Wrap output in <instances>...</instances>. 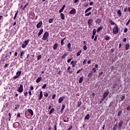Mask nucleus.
<instances>
[{
  "label": "nucleus",
  "instance_id": "nucleus-1",
  "mask_svg": "<svg viewBox=\"0 0 130 130\" xmlns=\"http://www.w3.org/2000/svg\"><path fill=\"white\" fill-rule=\"evenodd\" d=\"M48 36H49V32L48 31L45 32L44 34L43 35V37L42 38L43 41H45L48 38Z\"/></svg>",
  "mask_w": 130,
  "mask_h": 130
},
{
  "label": "nucleus",
  "instance_id": "nucleus-2",
  "mask_svg": "<svg viewBox=\"0 0 130 130\" xmlns=\"http://www.w3.org/2000/svg\"><path fill=\"white\" fill-rule=\"evenodd\" d=\"M30 39H27V40L24 41V43L22 44V48H25L27 46V44H29V42H30Z\"/></svg>",
  "mask_w": 130,
  "mask_h": 130
},
{
  "label": "nucleus",
  "instance_id": "nucleus-3",
  "mask_svg": "<svg viewBox=\"0 0 130 130\" xmlns=\"http://www.w3.org/2000/svg\"><path fill=\"white\" fill-rule=\"evenodd\" d=\"M119 31L118 26L116 25L114 27L113 29V33L115 35L118 34Z\"/></svg>",
  "mask_w": 130,
  "mask_h": 130
},
{
  "label": "nucleus",
  "instance_id": "nucleus-4",
  "mask_svg": "<svg viewBox=\"0 0 130 130\" xmlns=\"http://www.w3.org/2000/svg\"><path fill=\"white\" fill-rule=\"evenodd\" d=\"M21 74H22V71H18L16 73V76L13 77V79L14 80L18 79V78H19V77H20V76H21Z\"/></svg>",
  "mask_w": 130,
  "mask_h": 130
},
{
  "label": "nucleus",
  "instance_id": "nucleus-5",
  "mask_svg": "<svg viewBox=\"0 0 130 130\" xmlns=\"http://www.w3.org/2000/svg\"><path fill=\"white\" fill-rule=\"evenodd\" d=\"M17 92L19 93H22L23 92V85L22 84L20 85L19 88L17 89Z\"/></svg>",
  "mask_w": 130,
  "mask_h": 130
},
{
  "label": "nucleus",
  "instance_id": "nucleus-6",
  "mask_svg": "<svg viewBox=\"0 0 130 130\" xmlns=\"http://www.w3.org/2000/svg\"><path fill=\"white\" fill-rule=\"evenodd\" d=\"M66 99V96L63 95L62 97H60V98L58 99V102L59 103H61L63 100Z\"/></svg>",
  "mask_w": 130,
  "mask_h": 130
},
{
  "label": "nucleus",
  "instance_id": "nucleus-7",
  "mask_svg": "<svg viewBox=\"0 0 130 130\" xmlns=\"http://www.w3.org/2000/svg\"><path fill=\"white\" fill-rule=\"evenodd\" d=\"M123 124V121L120 120L119 121V123L118 124V128H121V127H122Z\"/></svg>",
  "mask_w": 130,
  "mask_h": 130
},
{
  "label": "nucleus",
  "instance_id": "nucleus-8",
  "mask_svg": "<svg viewBox=\"0 0 130 130\" xmlns=\"http://www.w3.org/2000/svg\"><path fill=\"white\" fill-rule=\"evenodd\" d=\"M77 62H78V61L72 60L71 62V64L72 66V68H75L76 66H77Z\"/></svg>",
  "mask_w": 130,
  "mask_h": 130
},
{
  "label": "nucleus",
  "instance_id": "nucleus-9",
  "mask_svg": "<svg viewBox=\"0 0 130 130\" xmlns=\"http://www.w3.org/2000/svg\"><path fill=\"white\" fill-rule=\"evenodd\" d=\"M77 11L76 10V9H73L72 10H71L70 12H69V14L70 15H75V14H76Z\"/></svg>",
  "mask_w": 130,
  "mask_h": 130
},
{
  "label": "nucleus",
  "instance_id": "nucleus-10",
  "mask_svg": "<svg viewBox=\"0 0 130 130\" xmlns=\"http://www.w3.org/2000/svg\"><path fill=\"white\" fill-rule=\"evenodd\" d=\"M71 66H69L67 68V73H68V74H70V75H71V74H73V71L71 70Z\"/></svg>",
  "mask_w": 130,
  "mask_h": 130
},
{
  "label": "nucleus",
  "instance_id": "nucleus-11",
  "mask_svg": "<svg viewBox=\"0 0 130 130\" xmlns=\"http://www.w3.org/2000/svg\"><path fill=\"white\" fill-rule=\"evenodd\" d=\"M92 23H93V19L92 18L89 19L87 22V24L88 26H91Z\"/></svg>",
  "mask_w": 130,
  "mask_h": 130
},
{
  "label": "nucleus",
  "instance_id": "nucleus-12",
  "mask_svg": "<svg viewBox=\"0 0 130 130\" xmlns=\"http://www.w3.org/2000/svg\"><path fill=\"white\" fill-rule=\"evenodd\" d=\"M19 126L20 124L18 122H16L13 124V127H14V128H17V127H18Z\"/></svg>",
  "mask_w": 130,
  "mask_h": 130
},
{
  "label": "nucleus",
  "instance_id": "nucleus-13",
  "mask_svg": "<svg viewBox=\"0 0 130 130\" xmlns=\"http://www.w3.org/2000/svg\"><path fill=\"white\" fill-rule=\"evenodd\" d=\"M43 23L42 21H40L37 24V28H39L41 26H42Z\"/></svg>",
  "mask_w": 130,
  "mask_h": 130
},
{
  "label": "nucleus",
  "instance_id": "nucleus-14",
  "mask_svg": "<svg viewBox=\"0 0 130 130\" xmlns=\"http://www.w3.org/2000/svg\"><path fill=\"white\" fill-rule=\"evenodd\" d=\"M109 23L113 26V25H115V26H117V24L116 23H115V22H114L113 21V20H112L111 19H109Z\"/></svg>",
  "mask_w": 130,
  "mask_h": 130
},
{
  "label": "nucleus",
  "instance_id": "nucleus-15",
  "mask_svg": "<svg viewBox=\"0 0 130 130\" xmlns=\"http://www.w3.org/2000/svg\"><path fill=\"white\" fill-rule=\"evenodd\" d=\"M57 47H58V44L57 43H55L53 47V49L54 50H56L57 49Z\"/></svg>",
  "mask_w": 130,
  "mask_h": 130
},
{
  "label": "nucleus",
  "instance_id": "nucleus-16",
  "mask_svg": "<svg viewBox=\"0 0 130 130\" xmlns=\"http://www.w3.org/2000/svg\"><path fill=\"white\" fill-rule=\"evenodd\" d=\"M42 33H43V28L41 29L39 32H38V37H39V36H41V35L42 34Z\"/></svg>",
  "mask_w": 130,
  "mask_h": 130
},
{
  "label": "nucleus",
  "instance_id": "nucleus-17",
  "mask_svg": "<svg viewBox=\"0 0 130 130\" xmlns=\"http://www.w3.org/2000/svg\"><path fill=\"white\" fill-rule=\"evenodd\" d=\"M129 43H127L125 45V50H128L129 49Z\"/></svg>",
  "mask_w": 130,
  "mask_h": 130
},
{
  "label": "nucleus",
  "instance_id": "nucleus-18",
  "mask_svg": "<svg viewBox=\"0 0 130 130\" xmlns=\"http://www.w3.org/2000/svg\"><path fill=\"white\" fill-rule=\"evenodd\" d=\"M42 97H43V93H42V91H41L40 92V96L39 98V100H41V99H42Z\"/></svg>",
  "mask_w": 130,
  "mask_h": 130
},
{
  "label": "nucleus",
  "instance_id": "nucleus-19",
  "mask_svg": "<svg viewBox=\"0 0 130 130\" xmlns=\"http://www.w3.org/2000/svg\"><path fill=\"white\" fill-rule=\"evenodd\" d=\"M28 112L32 116V115L34 114V113L33 112V110L31 109H27Z\"/></svg>",
  "mask_w": 130,
  "mask_h": 130
},
{
  "label": "nucleus",
  "instance_id": "nucleus-20",
  "mask_svg": "<svg viewBox=\"0 0 130 130\" xmlns=\"http://www.w3.org/2000/svg\"><path fill=\"white\" fill-rule=\"evenodd\" d=\"M68 55H69V53L66 52V53H64L61 57V58H62L63 59H64V58H66V56H68Z\"/></svg>",
  "mask_w": 130,
  "mask_h": 130
},
{
  "label": "nucleus",
  "instance_id": "nucleus-21",
  "mask_svg": "<svg viewBox=\"0 0 130 130\" xmlns=\"http://www.w3.org/2000/svg\"><path fill=\"white\" fill-rule=\"evenodd\" d=\"M103 29V26H100L97 29H96V32L98 33H99L100 31H101Z\"/></svg>",
  "mask_w": 130,
  "mask_h": 130
},
{
  "label": "nucleus",
  "instance_id": "nucleus-22",
  "mask_svg": "<svg viewBox=\"0 0 130 130\" xmlns=\"http://www.w3.org/2000/svg\"><path fill=\"white\" fill-rule=\"evenodd\" d=\"M66 8V5H63L61 9L59 10V13H62L63 10H64V8Z\"/></svg>",
  "mask_w": 130,
  "mask_h": 130
},
{
  "label": "nucleus",
  "instance_id": "nucleus-23",
  "mask_svg": "<svg viewBox=\"0 0 130 130\" xmlns=\"http://www.w3.org/2000/svg\"><path fill=\"white\" fill-rule=\"evenodd\" d=\"M84 80V76H81L79 80V84H81L82 82H83V80Z\"/></svg>",
  "mask_w": 130,
  "mask_h": 130
},
{
  "label": "nucleus",
  "instance_id": "nucleus-24",
  "mask_svg": "<svg viewBox=\"0 0 130 130\" xmlns=\"http://www.w3.org/2000/svg\"><path fill=\"white\" fill-rule=\"evenodd\" d=\"M109 94V91H107L104 93V97H105L106 98V97H107Z\"/></svg>",
  "mask_w": 130,
  "mask_h": 130
},
{
  "label": "nucleus",
  "instance_id": "nucleus-25",
  "mask_svg": "<svg viewBox=\"0 0 130 130\" xmlns=\"http://www.w3.org/2000/svg\"><path fill=\"white\" fill-rule=\"evenodd\" d=\"M42 80V77H39L36 80V83H40V82H41Z\"/></svg>",
  "mask_w": 130,
  "mask_h": 130
},
{
  "label": "nucleus",
  "instance_id": "nucleus-26",
  "mask_svg": "<svg viewBox=\"0 0 130 130\" xmlns=\"http://www.w3.org/2000/svg\"><path fill=\"white\" fill-rule=\"evenodd\" d=\"M95 23H96V24H99V23H101V19L98 18L97 19H96Z\"/></svg>",
  "mask_w": 130,
  "mask_h": 130
},
{
  "label": "nucleus",
  "instance_id": "nucleus-27",
  "mask_svg": "<svg viewBox=\"0 0 130 130\" xmlns=\"http://www.w3.org/2000/svg\"><path fill=\"white\" fill-rule=\"evenodd\" d=\"M60 16L62 20H64L66 18V16H64V14H63V13H60Z\"/></svg>",
  "mask_w": 130,
  "mask_h": 130
},
{
  "label": "nucleus",
  "instance_id": "nucleus-28",
  "mask_svg": "<svg viewBox=\"0 0 130 130\" xmlns=\"http://www.w3.org/2000/svg\"><path fill=\"white\" fill-rule=\"evenodd\" d=\"M84 119L89 120V119H90V115L89 114H87L86 116L85 117Z\"/></svg>",
  "mask_w": 130,
  "mask_h": 130
},
{
  "label": "nucleus",
  "instance_id": "nucleus-29",
  "mask_svg": "<svg viewBox=\"0 0 130 130\" xmlns=\"http://www.w3.org/2000/svg\"><path fill=\"white\" fill-rule=\"evenodd\" d=\"M93 76V71H91L88 75V78H91Z\"/></svg>",
  "mask_w": 130,
  "mask_h": 130
},
{
  "label": "nucleus",
  "instance_id": "nucleus-30",
  "mask_svg": "<svg viewBox=\"0 0 130 130\" xmlns=\"http://www.w3.org/2000/svg\"><path fill=\"white\" fill-rule=\"evenodd\" d=\"M91 10H92V7H89L88 9H87L85 11V14H86V13H88V12H89V11H91Z\"/></svg>",
  "mask_w": 130,
  "mask_h": 130
},
{
  "label": "nucleus",
  "instance_id": "nucleus-31",
  "mask_svg": "<svg viewBox=\"0 0 130 130\" xmlns=\"http://www.w3.org/2000/svg\"><path fill=\"white\" fill-rule=\"evenodd\" d=\"M82 53V50H80L79 52L76 54V56H80L81 55V54Z\"/></svg>",
  "mask_w": 130,
  "mask_h": 130
},
{
  "label": "nucleus",
  "instance_id": "nucleus-32",
  "mask_svg": "<svg viewBox=\"0 0 130 130\" xmlns=\"http://www.w3.org/2000/svg\"><path fill=\"white\" fill-rule=\"evenodd\" d=\"M117 14L119 16V17H121V11L120 10H118L117 11Z\"/></svg>",
  "mask_w": 130,
  "mask_h": 130
},
{
  "label": "nucleus",
  "instance_id": "nucleus-33",
  "mask_svg": "<svg viewBox=\"0 0 130 130\" xmlns=\"http://www.w3.org/2000/svg\"><path fill=\"white\" fill-rule=\"evenodd\" d=\"M25 54V51H22L20 53V58H23V55Z\"/></svg>",
  "mask_w": 130,
  "mask_h": 130
},
{
  "label": "nucleus",
  "instance_id": "nucleus-34",
  "mask_svg": "<svg viewBox=\"0 0 130 130\" xmlns=\"http://www.w3.org/2000/svg\"><path fill=\"white\" fill-rule=\"evenodd\" d=\"M53 112H54V108H52L50 112H49V114L50 115L52 114V113H53Z\"/></svg>",
  "mask_w": 130,
  "mask_h": 130
},
{
  "label": "nucleus",
  "instance_id": "nucleus-35",
  "mask_svg": "<svg viewBox=\"0 0 130 130\" xmlns=\"http://www.w3.org/2000/svg\"><path fill=\"white\" fill-rule=\"evenodd\" d=\"M30 16L31 17H30V18L32 19V20H33V19H34V18H35V14L32 13V14H30Z\"/></svg>",
  "mask_w": 130,
  "mask_h": 130
},
{
  "label": "nucleus",
  "instance_id": "nucleus-36",
  "mask_svg": "<svg viewBox=\"0 0 130 130\" xmlns=\"http://www.w3.org/2000/svg\"><path fill=\"white\" fill-rule=\"evenodd\" d=\"M71 46H72V44L70 43H69L68 44H67V47H68V49L70 50V49H71Z\"/></svg>",
  "mask_w": 130,
  "mask_h": 130
},
{
  "label": "nucleus",
  "instance_id": "nucleus-37",
  "mask_svg": "<svg viewBox=\"0 0 130 130\" xmlns=\"http://www.w3.org/2000/svg\"><path fill=\"white\" fill-rule=\"evenodd\" d=\"M96 32H97V30H96V29H94L92 30V35H96Z\"/></svg>",
  "mask_w": 130,
  "mask_h": 130
},
{
  "label": "nucleus",
  "instance_id": "nucleus-38",
  "mask_svg": "<svg viewBox=\"0 0 130 130\" xmlns=\"http://www.w3.org/2000/svg\"><path fill=\"white\" fill-rule=\"evenodd\" d=\"M91 14H92V12H89V13H85V17H87L88 16H90V15H91Z\"/></svg>",
  "mask_w": 130,
  "mask_h": 130
},
{
  "label": "nucleus",
  "instance_id": "nucleus-39",
  "mask_svg": "<svg viewBox=\"0 0 130 130\" xmlns=\"http://www.w3.org/2000/svg\"><path fill=\"white\" fill-rule=\"evenodd\" d=\"M122 113V111L121 110V111H119L118 112V114H117V116H120V115H121V114Z\"/></svg>",
  "mask_w": 130,
  "mask_h": 130
},
{
  "label": "nucleus",
  "instance_id": "nucleus-40",
  "mask_svg": "<svg viewBox=\"0 0 130 130\" xmlns=\"http://www.w3.org/2000/svg\"><path fill=\"white\" fill-rule=\"evenodd\" d=\"M110 37L108 36V35H106L105 36V40H110Z\"/></svg>",
  "mask_w": 130,
  "mask_h": 130
},
{
  "label": "nucleus",
  "instance_id": "nucleus-41",
  "mask_svg": "<svg viewBox=\"0 0 130 130\" xmlns=\"http://www.w3.org/2000/svg\"><path fill=\"white\" fill-rule=\"evenodd\" d=\"M29 5V4H26V5H25L24 6V7H23V8H22V11H24V10H25V9H26V8L27 7V6Z\"/></svg>",
  "mask_w": 130,
  "mask_h": 130
},
{
  "label": "nucleus",
  "instance_id": "nucleus-42",
  "mask_svg": "<svg viewBox=\"0 0 130 130\" xmlns=\"http://www.w3.org/2000/svg\"><path fill=\"white\" fill-rule=\"evenodd\" d=\"M98 37V35H95V36H94V38L93 39L94 41H95V42L97 41Z\"/></svg>",
  "mask_w": 130,
  "mask_h": 130
},
{
  "label": "nucleus",
  "instance_id": "nucleus-43",
  "mask_svg": "<svg viewBox=\"0 0 130 130\" xmlns=\"http://www.w3.org/2000/svg\"><path fill=\"white\" fill-rule=\"evenodd\" d=\"M19 11H17V12L15 13V15H14V17L13 18L14 20H16V18H17V15H18V12Z\"/></svg>",
  "mask_w": 130,
  "mask_h": 130
},
{
  "label": "nucleus",
  "instance_id": "nucleus-44",
  "mask_svg": "<svg viewBox=\"0 0 130 130\" xmlns=\"http://www.w3.org/2000/svg\"><path fill=\"white\" fill-rule=\"evenodd\" d=\"M45 97H48V93L47 92H45L44 94Z\"/></svg>",
  "mask_w": 130,
  "mask_h": 130
},
{
  "label": "nucleus",
  "instance_id": "nucleus-45",
  "mask_svg": "<svg viewBox=\"0 0 130 130\" xmlns=\"http://www.w3.org/2000/svg\"><path fill=\"white\" fill-rule=\"evenodd\" d=\"M116 84L114 83V84L112 85V89H115V88H116Z\"/></svg>",
  "mask_w": 130,
  "mask_h": 130
},
{
  "label": "nucleus",
  "instance_id": "nucleus-46",
  "mask_svg": "<svg viewBox=\"0 0 130 130\" xmlns=\"http://www.w3.org/2000/svg\"><path fill=\"white\" fill-rule=\"evenodd\" d=\"M124 99H125V95L122 96V97L121 98V101H123V100H124Z\"/></svg>",
  "mask_w": 130,
  "mask_h": 130
},
{
  "label": "nucleus",
  "instance_id": "nucleus-47",
  "mask_svg": "<svg viewBox=\"0 0 130 130\" xmlns=\"http://www.w3.org/2000/svg\"><path fill=\"white\" fill-rule=\"evenodd\" d=\"M82 71H83V68H81L80 69H79L77 72V74H80V72H82Z\"/></svg>",
  "mask_w": 130,
  "mask_h": 130
},
{
  "label": "nucleus",
  "instance_id": "nucleus-48",
  "mask_svg": "<svg viewBox=\"0 0 130 130\" xmlns=\"http://www.w3.org/2000/svg\"><path fill=\"white\" fill-rule=\"evenodd\" d=\"M81 104H82V102H79L78 104H77V107L79 108L81 106Z\"/></svg>",
  "mask_w": 130,
  "mask_h": 130
},
{
  "label": "nucleus",
  "instance_id": "nucleus-49",
  "mask_svg": "<svg viewBox=\"0 0 130 130\" xmlns=\"http://www.w3.org/2000/svg\"><path fill=\"white\" fill-rule=\"evenodd\" d=\"M0 20L3 22L4 21V16L3 15L0 16Z\"/></svg>",
  "mask_w": 130,
  "mask_h": 130
},
{
  "label": "nucleus",
  "instance_id": "nucleus-50",
  "mask_svg": "<svg viewBox=\"0 0 130 130\" xmlns=\"http://www.w3.org/2000/svg\"><path fill=\"white\" fill-rule=\"evenodd\" d=\"M64 41L63 40H61V45L63 46V45L64 44V43L63 42Z\"/></svg>",
  "mask_w": 130,
  "mask_h": 130
},
{
  "label": "nucleus",
  "instance_id": "nucleus-51",
  "mask_svg": "<svg viewBox=\"0 0 130 130\" xmlns=\"http://www.w3.org/2000/svg\"><path fill=\"white\" fill-rule=\"evenodd\" d=\"M92 71H93V73H96V68H92Z\"/></svg>",
  "mask_w": 130,
  "mask_h": 130
},
{
  "label": "nucleus",
  "instance_id": "nucleus-52",
  "mask_svg": "<svg viewBox=\"0 0 130 130\" xmlns=\"http://www.w3.org/2000/svg\"><path fill=\"white\" fill-rule=\"evenodd\" d=\"M41 58V55H39L37 56V60H39Z\"/></svg>",
  "mask_w": 130,
  "mask_h": 130
},
{
  "label": "nucleus",
  "instance_id": "nucleus-53",
  "mask_svg": "<svg viewBox=\"0 0 130 130\" xmlns=\"http://www.w3.org/2000/svg\"><path fill=\"white\" fill-rule=\"evenodd\" d=\"M72 58H69L67 60V62H68V63H70V62H71V61H72Z\"/></svg>",
  "mask_w": 130,
  "mask_h": 130
},
{
  "label": "nucleus",
  "instance_id": "nucleus-54",
  "mask_svg": "<svg viewBox=\"0 0 130 130\" xmlns=\"http://www.w3.org/2000/svg\"><path fill=\"white\" fill-rule=\"evenodd\" d=\"M64 108H66V105L64 104L62 105V108L61 109H62V110H63L64 109Z\"/></svg>",
  "mask_w": 130,
  "mask_h": 130
},
{
  "label": "nucleus",
  "instance_id": "nucleus-55",
  "mask_svg": "<svg viewBox=\"0 0 130 130\" xmlns=\"http://www.w3.org/2000/svg\"><path fill=\"white\" fill-rule=\"evenodd\" d=\"M52 22H53V19L50 18L49 20V23H52Z\"/></svg>",
  "mask_w": 130,
  "mask_h": 130
},
{
  "label": "nucleus",
  "instance_id": "nucleus-56",
  "mask_svg": "<svg viewBox=\"0 0 130 130\" xmlns=\"http://www.w3.org/2000/svg\"><path fill=\"white\" fill-rule=\"evenodd\" d=\"M9 116V120H11V118L12 117V116L11 115V113H9L8 114Z\"/></svg>",
  "mask_w": 130,
  "mask_h": 130
},
{
  "label": "nucleus",
  "instance_id": "nucleus-57",
  "mask_svg": "<svg viewBox=\"0 0 130 130\" xmlns=\"http://www.w3.org/2000/svg\"><path fill=\"white\" fill-rule=\"evenodd\" d=\"M102 75H103V72H101V73H99V77H101Z\"/></svg>",
  "mask_w": 130,
  "mask_h": 130
},
{
  "label": "nucleus",
  "instance_id": "nucleus-58",
  "mask_svg": "<svg viewBox=\"0 0 130 130\" xmlns=\"http://www.w3.org/2000/svg\"><path fill=\"white\" fill-rule=\"evenodd\" d=\"M55 97H56V94H54L52 96V99H54V98H55Z\"/></svg>",
  "mask_w": 130,
  "mask_h": 130
},
{
  "label": "nucleus",
  "instance_id": "nucleus-59",
  "mask_svg": "<svg viewBox=\"0 0 130 130\" xmlns=\"http://www.w3.org/2000/svg\"><path fill=\"white\" fill-rule=\"evenodd\" d=\"M83 64H86L87 63V59H84L83 62Z\"/></svg>",
  "mask_w": 130,
  "mask_h": 130
},
{
  "label": "nucleus",
  "instance_id": "nucleus-60",
  "mask_svg": "<svg viewBox=\"0 0 130 130\" xmlns=\"http://www.w3.org/2000/svg\"><path fill=\"white\" fill-rule=\"evenodd\" d=\"M46 86H47L46 84H45L42 87V89H45V88H46Z\"/></svg>",
  "mask_w": 130,
  "mask_h": 130
},
{
  "label": "nucleus",
  "instance_id": "nucleus-61",
  "mask_svg": "<svg viewBox=\"0 0 130 130\" xmlns=\"http://www.w3.org/2000/svg\"><path fill=\"white\" fill-rule=\"evenodd\" d=\"M127 28H125L124 29V33H126V32H127Z\"/></svg>",
  "mask_w": 130,
  "mask_h": 130
},
{
  "label": "nucleus",
  "instance_id": "nucleus-62",
  "mask_svg": "<svg viewBox=\"0 0 130 130\" xmlns=\"http://www.w3.org/2000/svg\"><path fill=\"white\" fill-rule=\"evenodd\" d=\"M83 49H84V50H86L87 49V46L86 45H84L83 46Z\"/></svg>",
  "mask_w": 130,
  "mask_h": 130
},
{
  "label": "nucleus",
  "instance_id": "nucleus-63",
  "mask_svg": "<svg viewBox=\"0 0 130 130\" xmlns=\"http://www.w3.org/2000/svg\"><path fill=\"white\" fill-rule=\"evenodd\" d=\"M64 35H66V34H65L64 32H62V33L61 34V36L62 37H63V36H64Z\"/></svg>",
  "mask_w": 130,
  "mask_h": 130
},
{
  "label": "nucleus",
  "instance_id": "nucleus-64",
  "mask_svg": "<svg viewBox=\"0 0 130 130\" xmlns=\"http://www.w3.org/2000/svg\"><path fill=\"white\" fill-rule=\"evenodd\" d=\"M72 128H73V126L71 125L70 126L69 128L68 129V130H71Z\"/></svg>",
  "mask_w": 130,
  "mask_h": 130
}]
</instances>
